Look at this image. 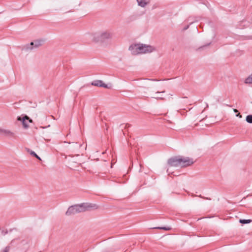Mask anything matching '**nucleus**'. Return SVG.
<instances>
[{
    "mask_svg": "<svg viewBox=\"0 0 252 252\" xmlns=\"http://www.w3.org/2000/svg\"><path fill=\"white\" fill-rule=\"evenodd\" d=\"M128 49L133 55L151 53L156 50L152 46L140 43L132 44L129 47Z\"/></svg>",
    "mask_w": 252,
    "mask_h": 252,
    "instance_id": "obj_1",
    "label": "nucleus"
},
{
    "mask_svg": "<svg viewBox=\"0 0 252 252\" xmlns=\"http://www.w3.org/2000/svg\"><path fill=\"white\" fill-rule=\"evenodd\" d=\"M113 34L109 31H101L91 35L92 41L95 43H100L102 45H105L108 40L112 38Z\"/></svg>",
    "mask_w": 252,
    "mask_h": 252,
    "instance_id": "obj_2",
    "label": "nucleus"
},
{
    "mask_svg": "<svg viewBox=\"0 0 252 252\" xmlns=\"http://www.w3.org/2000/svg\"><path fill=\"white\" fill-rule=\"evenodd\" d=\"M193 163L192 159L181 156L174 157L168 160V164L171 167H184Z\"/></svg>",
    "mask_w": 252,
    "mask_h": 252,
    "instance_id": "obj_3",
    "label": "nucleus"
},
{
    "mask_svg": "<svg viewBox=\"0 0 252 252\" xmlns=\"http://www.w3.org/2000/svg\"><path fill=\"white\" fill-rule=\"evenodd\" d=\"M95 205L89 203L76 204L70 206L65 212V215L66 216L74 215L77 213L90 210V209L95 208Z\"/></svg>",
    "mask_w": 252,
    "mask_h": 252,
    "instance_id": "obj_4",
    "label": "nucleus"
},
{
    "mask_svg": "<svg viewBox=\"0 0 252 252\" xmlns=\"http://www.w3.org/2000/svg\"><path fill=\"white\" fill-rule=\"evenodd\" d=\"M0 135L10 138L14 137L15 136V134L14 132L9 129L1 127H0Z\"/></svg>",
    "mask_w": 252,
    "mask_h": 252,
    "instance_id": "obj_5",
    "label": "nucleus"
},
{
    "mask_svg": "<svg viewBox=\"0 0 252 252\" xmlns=\"http://www.w3.org/2000/svg\"><path fill=\"white\" fill-rule=\"evenodd\" d=\"M17 120L22 122L23 126L25 128H27L29 127L28 123L32 122V120L26 115L23 116V117L18 116L17 117Z\"/></svg>",
    "mask_w": 252,
    "mask_h": 252,
    "instance_id": "obj_6",
    "label": "nucleus"
},
{
    "mask_svg": "<svg viewBox=\"0 0 252 252\" xmlns=\"http://www.w3.org/2000/svg\"><path fill=\"white\" fill-rule=\"evenodd\" d=\"M92 85L95 86L103 87L104 88H110L111 84H106L101 80H95L92 83Z\"/></svg>",
    "mask_w": 252,
    "mask_h": 252,
    "instance_id": "obj_7",
    "label": "nucleus"
},
{
    "mask_svg": "<svg viewBox=\"0 0 252 252\" xmlns=\"http://www.w3.org/2000/svg\"><path fill=\"white\" fill-rule=\"evenodd\" d=\"M137 5L142 8L146 7L150 2V0H136Z\"/></svg>",
    "mask_w": 252,
    "mask_h": 252,
    "instance_id": "obj_8",
    "label": "nucleus"
},
{
    "mask_svg": "<svg viewBox=\"0 0 252 252\" xmlns=\"http://www.w3.org/2000/svg\"><path fill=\"white\" fill-rule=\"evenodd\" d=\"M33 50L32 46L29 44L24 45L22 48V51L25 52H29Z\"/></svg>",
    "mask_w": 252,
    "mask_h": 252,
    "instance_id": "obj_9",
    "label": "nucleus"
},
{
    "mask_svg": "<svg viewBox=\"0 0 252 252\" xmlns=\"http://www.w3.org/2000/svg\"><path fill=\"white\" fill-rule=\"evenodd\" d=\"M71 146L69 147V149L72 151H75L76 150L79 149L81 147V144H78L77 143L72 142Z\"/></svg>",
    "mask_w": 252,
    "mask_h": 252,
    "instance_id": "obj_10",
    "label": "nucleus"
},
{
    "mask_svg": "<svg viewBox=\"0 0 252 252\" xmlns=\"http://www.w3.org/2000/svg\"><path fill=\"white\" fill-rule=\"evenodd\" d=\"M44 40L42 39H37L34 41V47L37 48L41 46L44 42Z\"/></svg>",
    "mask_w": 252,
    "mask_h": 252,
    "instance_id": "obj_11",
    "label": "nucleus"
},
{
    "mask_svg": "<svg viewBox=\"0 0 252 252\" xmlns=\"http://www.w3.org/2000/svg\"><path fill=\"white\" fill-rule=\"evenodd\" d=\"M27 152L29 153L31 155L34 156L36 158H37L39 160H41L40 158L32 150H31L29 149H27Z\"/></svg>",
    "mask_w": 252,
    "mask_h": 252,
    "instance_id": "obj_12",
    "label": "nucleus"
},
{
    "mask_svg": "<svg viewBox=\"0 0 252 252\" xmlns=\"http://www.w3.org/2000/svg\"><path fill=\"white\" fill-rule=\"evenodd\" d=\"M245 82L246 84H252V74L246 79Z\"/></svg>",
    "mask_w": 252,
    "mask_h": 252,
    "instance_id": "obj_13",
    "label": "nucleus"
},
{
    "mask_svg": "<svg viewBox=\"0 0 252 252\" xmlns=\"http://www.w3.org/2000/svg\"><path fill=\"white\" fill-rule=\"evenodd\" d=\"M246 121L250 124H252V115H248L246 119Z\"/></svg>",
    "mask_w": 252,
    "mask_h": 252,
    "instance_id": "obj_14",
    "label": "nucleus"
},
{
    "mask_svg": "<svg viewBox=\"0 0 252 252\" xmlns=\"http://www.w3.org/2000/svg\"><path fill=\"white\" fill-rule=\"evenodd\" d=\"M252 221L251 220H240L239 222L241 223L246 224L249 223Z\"/></svg>",
    "mask_w": 252,
    "mask_h": 252,
    "instance_id": "obj_15",
    "label": "nucleus"
},
{
    "mask_svg": "<svg viewBox=\"0 0 252 252\" xmlns=\"http://www.w3.org/2000/svg\"><path fill=\"white\" fill-rule=\"evenodd\" d=\"M154 228L163 229V230H169L171 229V228L170 227H155Z\"/></svg>",
    "mask_w": 252,
    "mask_h": 252,
    "instance_id": "obj_16",
    "label": "nucleus"
},
{
    "mask_svg": "<svg viewBox=\"0 0 252 252\" xmlns=\"http://www.w3.org/2000/svg\"><path fill=\"white\" fill-rule=\"evenodd\" d=\"M210 43H209V44H206L205 45H203L202 46H200V47H199L198 49H197V50L198 51H201V50L203 49L204 48L208 46L209 45H210Z\"/></svg>",
    "mask_w": 252,
    "mask_h": 252,
    "instance_id": "obj_17",
    "label": "nucleus"
},
{
    "mask_svg": "<svg viewBox=\"0 0 252 252\" xmlns=\"http://www.w3.org/2000/svg\"><path fill=\"white\" fill-rule=\"evenodd\" d=\"M10 247L9 246L6 247L1 252H9Z\"/></svg>",
    "mask_w": 252,
    "mask_h": 252,
    "instance_id": "obj_18",
    "label": "nucleus"
},
{
    "mask_svg": "<svg viewBox=\"0 0 252 252\" xmlns=\"http://www.w3.org/2000/svg\"><path fill=\"white\" fill-rule=\"evenodd\" d=\"M30 45H31L32 46V48L33 49H35V48L34 47V41H32V42H31L30 43Z\"/></svg>",
    "mask_w": 252,
    "mask_h": 252,
    "instance_id": "obj_19",
    "label": "nucleus"
},
{
    "mask_svg": "<svg viewBox=\"0 0 252 252\" xmlns=\"http://www.w3.org/2000/svg\"><path fill=\"white\" fill-rule=\"evenodd\" d=\"M236 117H239V118H241L242 117V115H241L240 113H238L237 115H236Z\"/></svg>",
    "mask_w": 252,
    "mask_h": 252,
    "instance_id": "obj_20",
    "label": "nucleus"
},
{
    "mask_svg": "<svg viewBox=\"0 0 252 252\" xmlns=\"http://www.w3.org/2000/svg\"><path fill=\"white\" fill-rule=\"evenodd\" d=\"M201 198H204V199H208V200H210V199L209 198H205L204 197H202L201 195H199V196Z\"/></svg>",
    "mask_w": 252,
    "mask_h": 252,
    "instance_id": "obj_21",
    "label": "nucleus"
},
{
    "mask_svg": "<svg viewBox=\"0 0 252 252\" xmlns=\"http://www.w3.org/2000/svg\"><path fill=\"white\" fill-rule=\"evenodd\" d=\"M154 98H155L156 99H162V98L161 97H153Z\"/></svg>",
    "mask_w": 252,
    "mask_h": 252,
    "instance_id": "obj_22",
    "label": "nucleus"
},
{
    "mask_svg": "<svg viewBox=\"0 0 252 252\" xmlns=\"http://www.w3.org/2000/svg\"><path fill=\"white\" fill-rule=\"evenodd\" d=\"M233 111L235 112V113H237L238 112V111L236 109H233Z\"/></svg>",
    "mask_w": 252,
    "mask_h": 252,
    "instance_id": "obj_23",
    "label": "nucleus"
},
{
    "mask_svg": "<svg viewBox=\"0 0 252 252\" xmlns=\"http://www.w3.org/2000/svg\"><path fill=\"white\" fill-rule=\"evenodd\" d=\"M164 93V91H162V92H157L156 93V94H160V93Z\"/></svg>",
    "mask_w": 252,
    "mask_h": 252,
    "instance_id": "obj_24",
    "label": "nucleus"
},
{
    "mask_svg": "<svg viewBox=\"0 0 252 252\" xmlns=\"http://www.w3.org/2000/svg\"><path fill=\"white\" fill-rule=\"evenodd\" d=\"M167 172L169 174L170 173V171H169V168L167 169Z\"/></svg>",
    "mask_w": 252,
    "mask_h": 252,
    "instance_id": "obj_25",
    "label": "nucleus"
},
{
    "mask_svg": "<svg viewBox=\"0 0 252 252\" xmlns=\"http://www.w3.org/2000/svg\"><path fill=\"white\" fill-rule=\"evenodd\" d=\"M188 27H189V26H188V27H186L185 29H188Z\"/></svg>",
    "mask_w": 252,
    "mask_h": 252,
    "instance_id": "obj_26",
    "label": "nucleus"
},
{
    "mask_svg": "<svg viewBox=\"0 0 252 252\" xmlns=\"http://www.w3.org/2000/svg\"><path fill=\"white\" fill-rule=\"evenodd\" d=\"M188 27H189V26H188V27H186L185 29H188Z\"/></svg>",
    "mask_w": 252,
    "mask_h": 252,
    "instance_id": "obj_27",
    "label": "nucleus"
}]
</instances>
